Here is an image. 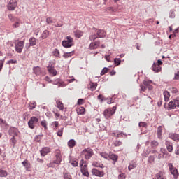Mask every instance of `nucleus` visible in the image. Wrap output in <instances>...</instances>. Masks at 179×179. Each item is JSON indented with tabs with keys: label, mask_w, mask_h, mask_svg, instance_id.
<instances>
[{
	"label": "nucleus",
	"mask_w": 179,
	"mask_h": 179,
	"mask_svg": "<svg viewBox=\"0 0 179 179\" xmlns=\"http://www.w3.org/2000/svg\"><path fill=\"white\" fill-rule=\"evenodd\" d=\"M160 152H161V153H162V155H164H164H168V152H167V151L166 150V149H164V148H162L160 149Z\"/></svg>",
	"instance_id": "nucleus-57"
},
{
	"label": "nucleus",
	"mask_w": 179,
	"mask_h": 179,
	"mask_svg": "<svg viewBox=\"0 0 179 179\" xmlns=\"http://www.w3.org/2000/svg\"><path fill=\"white\" fill-rule=\"evenodd\" d=\"M92 173L93 176H96V177H104V173L96 169H93Z\"/></svg>",
	"instance_id": "nucleus-11"
},
{
	"label": "nucleus",
	"mask_w": 179,
	"mask_h": 179,
	"mask_svg": "<svg viewBox=\"0 0 179 179\" xmlns=\"http://www.w3.org/2000/svg\"><path fill=\"white\" fill-rule=\"evenodd\" d=\"M110 160H113V162H117L118 160V156L115 154H112L109 156Z\"/></svg>",
	"instance_id": "nucleus-32"
},
{
	"label": "nucleus",
	"mask_w": 179,
	"mask_h": 179,
	"mask_svg": "<svg viewBox=\"0 0 179 179\" xmlns=\"http://www.w3.org/2000/svg\"><path fill=\"white\" fill-rule=\"evenodd\" d=\"M169 107L172 110H174L176 107H179V98H177L176 99H173V101H171L169 103Z\"/></svg>",
	"instance_id": "nucleus-5"
},
{
	"label": "nucleus",
	"mask_w": 179,
	"mask_h": 179,
	"mask_svg": "<svg viewBox=\"0 0 179 179\" xmlns=\"http://www.w3.org/2000/svg\"><path fill=\"white\" fill-rule=\"evenodd\" d=\"M113 136H115V138H120V136H122V134H124L123 132L122 131H115L113 132Z\"/></svg>",
	"instance_id": "nucleus-31"
},
{
	"label": "nucleus",
	"mask_w": 179,
	"mask_h": 179,
	"mask_svg": "<svg viewBox=\"0 0 179 179\" xmlns=\"http://www.w3.org/2000/svg\"><path fill=\"white\" fill-rule=\"evenodd\" d=\"M48 36H50V31L48 30H45L43 31L41 37L42 40H45V38H48Z\"/></svg>",
	"instance_id": "nucleus-20"
},
{
	"label": "nucleus",
	"mask_w": 179,
	"mask_h": 179,
	"mask_svg": "<svg viewBox=\"0 0 179 179\" xmlns=\"http://www.w3.org/2000/svg\"><path fill=\"white\" fill-rule=\"evenodd\" d=\"M157 179H164L163 177V173L159 172L156 175Z\"/></svg>",
	"instance_id": "nucleus-45"
},
{
	"label": "nucleus",
	"mask_w": 179,
	"mask_h": 179,
	"mask_svg": "<svg viewBox=\"0 0 179 179\" xmlns=\"http://www.w3.org/2000/svg\"><path fill=\"white\" fill-rule=\"evenodd\" d=\"M6 176H8V172L2 169H0V177H6Z\"/></svg>",
	"instance_id": "nucleus-34"
},
{
	"label": "nucleus",
	"mask_w": 179,
	"mask_h": 179,
	"mask_svg": "<svg viewBox=\"0 0 179 179\" xmlns=\"http://www.w3.org/2000/svg\"><path fill=\"white\" fill-rule=\"evenodd\" d=\"M90 87L92 92H94V90H96V89L97 88V83H90Z\"/></svg>",
	"instance_id": "nucleus-27"
},
{
	"label": "nucleus",
	"mask_w": 179,
	"mask_h": 179,
	"mask_svg": "<svg viewBox=\"0 0 179 179\" xmlns=\"http://www.w3.org/2000/svg\"><path fill=\"white\" fill-rule=\"evenodd\" d=\"M17 6V1L16 0H10L9 3L8 5V10H14L16 9Z\"/></svg>",
	"instance_id": "nucleus-7"
},
{
	"label": "nucleus",
	"mask_w": 179,
	"mask_h": 179,
	"mask_svg": "<svg viewBox=\"0 0 179 179\" xmlns=\"http://www.w3.org/2000/svg\"><path fill=\"white\" fill-rule=\"evenodd\" d=\"M22 165L25 167L27 171H30V163H29V161L24 160L22 162Z\"/></svg>",
	"instance_id": "nucleus-22"
},
{
	"label": "nucleus",
	"mask_w": 179,
	"mask_h": 179,
	"mask_svg": "<svg viewBox=\"0 0 179 179\" xmlns=\"http://www.w3.org/2000/svg\"><path fill=\"white\" fill-rule=\"evenodd\" d=\"M150 83H152V81L150 80L143 81V85H145L146 87H148V86H150Z\"/></svg>",
	"instance_id": "nucleus-58"
},
{
	"label": "nucleus",
	"mask_w": 179,
	"mask_h": 179,
	"mask_svg": "<svg viewBox=\"0 0 179 179\" xmlns=\"http://www.w3.org/2000/svg\"><path fill=\"white\" fill-rule=\"evenodd\" d=\"M139 127H143V128H146L147 124L145 122H140L138 124Z\"/></svg>",
	"instance_id": "nucleus-55"
},
{
	"label": "nucleus",
	"mask_w": 179,
	"mask_h": 179,
	"mask_svg": "<svg viewBox=\"0 0 179 179\" xmlns=\"http://www.w3.org/2000/svg\"><path fill=\"white\" fill-rule=\"evenodd\" d=\"M57 106L62 111H64V103L62 102L57 101Z\"/></svg>",
	"instance_id": "nucleus-36"
},
{
	"label": "nucleus",
	"mask_w": 179,
	"mask_h": 179,
	"mask_svg": "<svg viewBox=\"0 0 179 179\" xmlns=\"http://www.w3.org/2000/svg\"><path fill=\"white\" fill-rule=\"evenodd\" d=\"M83 153L85 155L86 160H89V159L93 156V150L91 149L84 150Z\"/></svg>",
	"instance_id": "nucleus-8"
},
{
	"label": "nucleus",
	"mask_w": 179,
	"mask_h": 179,
	"mask_svg": "<svg viewBox=\"0 0 179 179\" xmlns=\"http://www.w3.org/2000/svg\"><path fill=\"white\" fill-rule=\"evenodd\" d=\"M46 23L47 24H53V23H55V19L51 17H48L46 18Z\"/></svg>",
	"instance_id": "nucleus-23"
},
{
	"label": "nucleus",
	"mask_w": 179,
	"mask_h": 179,
	"mask_svg": "<svg viewBox=\"0 0 179 179\" xmlns=\"http://www.w3.org/2000/svg\"><path fill=\"white\" fill-rule=\"evenodd\" d=\"M92 166H94V167H101V169H103V167H104V165H103V164H100L97 162H94L92 163Z\"/></svg>",
	"instance_id": "nucleus-35"
},
{
	"label": "nucleus",
	"mask_w": 179,
	"mask_h": 179,
	"mask_svg": "<svg viewBox=\"0 0 179 179\" xmlns=\"http://www.w3.org/2000/svg\"><path fill=\"white\" fill-rule=\"evenodd\" d=\"M106 10L108 11V12H117V10H115L114 8H113V7H108L107 8H106Z\"/></svg>",
	"instance_id": "nucleus-51"
},
{
	"label": "nucleus",
	"mask_w": 179,
	"mask_h": 179,
	"mask_svg": "<svg viewBox=\"0 0 179 179\" xmlns=\"http://www.w3.org/2000/svg\"><path fill=\"white\" fill-rule=\"evenodd\" d=\"M113 114L114 112H113V110L110 108L106 109L103 112V115L107 120H108L111 115H113Z\"/></svg>",
	"instance_id": "nucleus-10"
},
{
	"label": "nucleus",
	"mask_w": 179,
	"mask_h": 179,
	"mask_svg": "<svg viewBox=\"0 0 179 179\" xmlns=\"http://www.w3.org/2000/svg\"><path fill=\"white\" fill-rule=\"evenodd\" d=\"M152 69L154 72H160L162 67H160V66H159L157 64L154 63L152 64Z\"/></svg>",
	"instance_id": "nucleus-17"
},
{
	"label": "nucleus",
	"mask_w": 179,
	"mask_h": 179,
	"mask_svg": "<svg viewBox=\"0 0 179 179\" xmlns=\"http://www.w3.org/2000/svg\"><path fill=\"white\" fill-rule=\"evenodd\" d=\"M96 36L98 38H103V37H106V31H104V30L97 29Z\"/></svg>",
	"instance_id": "nucleus-14"
},
{
	"label": "nucleus",
	"mask_w": 179,
	"mask_h": 179,
	"mask_svg": "<svg viewBox=\"0 0 179 179\" xmlns=\"http://www.w3.org/2000/svg\"><path fill=\"white\" fill-rule=\"evenodd\" d=\"M15 24H13V27L14 29H17L19 26H20V20L19 18H17L16 20L14 21Z\"/></svg>",
	"instance_id": "nucleus-26"
},
{
	"label": "nucleus",
	"mask_w": 179,
	"mask_h": 179,
	"mask_svg": "<svg viewBox=\"0 0 179 179\" xmlns=\"http://www.w3.org/2000/svg\"><path fill=\"white\" fill-rule=\"evenodd\" d=\"M72 55H73V51L64 53L63 57L64 58H69V57H71Z\"/></svg>",
	"instance_id": "nucleus-37"
},
{
	"label": "nucleus",
	"mask_w": 179,
	"mask_h": 179,
	"mask_svg": "<svg viewBox=\"0 0 179 179\" xmlns=\"http://www.w3.org/2000/svg\"><path fill=\"white\" fill-rule=\"evenodd\" d=\"M169 136L170 139H172L173 141H175L176 142L179 141V134L171 133V134H169Z\"/></svg>",
	"instance_id": "nucleus-15"
},
{
	"label": "nucleus",
	"mask_w": 179,
	"mask_h": 179,
	"mask_svg": "<svg viewBox=\"0 0 179 179\" xmlns=\"http://www.w3.org/2000/svg\"><path fill=\"white\" fill-rule=\"evenodd\" d=\"M126 176L125 173H122L118 176V179H125Z\"/></svg>",
	"instance_id": "nucleus-56"
},
{
	"label": "nucleus",
	"mask_w": 179,
	"mask_h": 179,
	"mask_svg": "<svg viewBox=\"0 0 179 179\" xmlns=\"http://www.w3.org/2000/svg\"><path fill=\"white\" fill-rule=\"evenodd\" d=\"M75 36L78 38H80V37H82V36H83V32H82L81 31H79V30L76 31H75Z\"/></svg>",
	"instance_id": "nucleus-33"
},
{
	"label": "nucleus",
	"mask_w": 179,
	"mask_h": 179,
	"mask_svg": "<svg viewBox=\"0 0 179 179\" xmlns=\"http://www.w3.org/2000/svg\"><path fill=\"white\" fill-rule=\"evenodd\" d=\"M50 152H51L50 148L46 147L41 150V156H45L48 153H50Z\"/></svg>",
	"instance_id": "nucleus-18"
},
{
	"label": "nucleus",
	"mask_w": 179,
	"mask_h": 179,
	"mask_svg": "<svg viewBox=\"0 0 179 179\" xmlns=\"http://www.w3.org/2000/svg\"><path fill=\"white\" fill-rule=\"evenodd\" d=\"M96 38H99V37L97 36V34H93L90 36V40L91 41H94V40H96Z\"/></svg>",
	"instance_id": "nucleus-43"
},
{
	"label": "nucleus",
	"mask_w": 179,
	"mask_h": 179,
	"mask_svg": "<svg viewBox=\"0 0 179 179\" xmlns=\"http://www.w3.org/2000/svg\"><path fill=\"white\" fill-rule=\"evenodd\" d=\"M62 45L65 48H71L73 45V38L71 36H67L66 39L62 41Z\"/></svg>",
	"instance_id": "nucleus-2"
},
{
	"label": "nucleus",
	"mask_w": 179,
	"mask_h": 179,
	"mask_svg": "<svg viewBox=\"0 0 179 179\" xmlns=\"http://www.w3.org/2000/svg\"><path fill=\"white\" fill-rule=\"evenodd\" d=\"M8 132L11 136H17V135H19V131H17V129L15 127L10 128Z\"/></svg>",
	"instance_id": "nucleus-12"
},
{
	"label": "nucleus",
	"mask_w": 179,
	"mask_h": 179,
	"mask_svg": "<svg viewBox=\"0 0 179 179\" xmlns=\"http://www.w3.org/2000/svg\"><path fill=\"white\" fill-rule=\"evenodd\" d=\"M174 79H176V80H178V79H179V71H178L176 73H175Z\"/></svg>",
	"instance_id": "nucleus-64"
},
{
	"label": "nucleus",
	"mask_w": 179,
	"mask_h": 179,
	"mask_svg": "<svg viewBox=\"0 0 179 179\" xmlns=\"http://www.w3.org/2000/svg\"><path fill=\"white\" fill-rule=\"evenodd\" d=\"M150 145H151V148L152 149H156V148H157V146H159V142L154 140V141H151Z\"/></svg>",
	"instance_id": "nucleus-28"
},
{
	"label": "nucleus",
	"mask_w": 179,
	"mask_h": 179,
	"mask_svg": "<svg viewBox=\"0 0 179 179\" xmlns=\"http://www.w3.org/2000/svg\"><path fill=\"white\" fill-rule=\"evenodd\" d=\"M3 61H5V59H3L0 60V71L3 67Z\"/></svg>",
	"instance_id": "nucleus-62"
},
{
	"label": "nucleus",
	"mask_w": 179,
	"mask_h": 179,
	"mask_svg": "<svg viewBox=\"0 0 179 179\" xmlns=\"http://www.w3.org/2000/svg\"><path fill=\"white\" fill-rule=\"evenodd\" d=\"M100 45V41H96V42H92L90 45V50H94L97 48Z\"/></svg>",
	"instance_id": "nucleus-16"
},
{
	"label": "nucleus",
	"mask_w": 179,
	"mask_h": 179,
	"mask_svg": "<svg viewBox=\"0 0 179 179\" xmlns=\"http://www.w3.org/2000/svg\"><path fill=\"white\" fill-rule=\"evenodd\" d=\"M48 71L52 76H55L57 75V70L54 69V66H52V65H49L48 66Z\"/></svg>",
	"instance_id": "nucleus-13"
},
{
	"label": "nucleus",
	"mask_w": 179,
	"mask_h": 179,
	"mask_svg": "<svg viewBox=\"0 0 179 179\" xmlns=\"http://www.w3.org/2000/svg\"><path fill=\"white\" fill-rule=\"evenodd\" d=\"M15 51L18 52V54H21L22 51H23V48H24V41H20L15 43Z\"/></svg>",
	"instance_id": "nucleus-3"
},
{
	"label": "nucleus",
	"mask_w": 179,
	"mask_h": 179,
	"mask_svg": "<svg viewBox=\"0 0 179 179\" xmlns=\"http://www.w3.org/2000/svg\"><path fill=\"white\" fill-rule=\"evenodd\" d=\"M80 166L81 167V173L85 177H89V171H87V162L83 159L80 162Z\"/></svg>",
	"instance_id": "nucleus-1"
},
{
	"label": "nucleus",
	"mask_w": 179,
	"mask_h": 179,
	"mask_svg": "<svg viewBox=\"0 0 179 179\" xmlns=\"http://www.w3.org/2000/svg\"><path fill=\"white\" fill-rule=\"evenodd\" d=\"M168 167L169 169V171L171 172V174L175 177H178L179 176L178 174V170H177V168L174 167L173 166V164L169 163L168 164Z\"/></svg>",
	"instance_id": "nucleus-4"
},
{
	"label": "nucleus",
	"mask_w": 179,
	"mask_h": 179,
	"mask_svg": "<svg viewBox=\"0 0 179 179\" xmlns=\"http://www.w3.org/2000/svg\"><path fill=\"white\" fill-rule=\"evenodd\" d=\"M10 141L12 142V143H13V145H16V138H15V136H13V137L10 139Z\"/></svg>",
	"instance_id": "nucleus-60"
},
{
	"label": "nucleus",
	"mask_w": 179,
	"mask_h": 179,
	"mask_svg": "<svg viewBox=\"0 0 179 179\" xmlns=\"http://www.w3.org/2000/svg\"><path fill=\"white\" fill-rule=\"evenodd\" d=\"M148 163H154L155 162V156L151 155L148 157Z\"/></svg>",
	"instance_id": "nucleus-41"
},
{
	"label": "nucleus",
	"mask_w": 179,
	"mask_h": 179,
	"mask_svg": "<svg viewBox=\"0 0 179 179\" xmlns=\"http://www.w3.org/2000/svg\"><path fill=\"white\" fill-rule=\"evenodd\" d=\"M37 106V103L36 102L31 103V105L29 106V110H33L34 108H36Z\"/></svg>",
	"instance_id": "nucleus-46"
},
{
	"label": "nucleus",
	"mask_w": 179,
	"mask_h": 179,
	"mask_svg": "<svg viewBox=\"0 0 179 179\" xmlns=\"http://www.w3.org/2000/svg\"><path fill=\"white\" fill-rule=\"evenodd\" d=\"M100 155L101 156V157H103V159H108V157H110V155H108V154L106 152H101Z\"/></svg>",
	"instance_id": "nucleus-42"
},
{
	"label": "nucleus",
	"mask_w": 179,
	"mask_h": 179,
	"mask_svg": "<svg viewBox=\"0 0 179 179\" xmlns=\"http://www.w3.org/2000/svg\"><path fill=\"white\" fill-rule=\"evenodd\" d=\"M77 114L82 115V114H85V108L80 107L77 108Z\"/></svg>",
	"instance_id": "nucleus-30"
},
{
	"label": "nucleus",
	"mask_w": 179,
	"mask_h": 179,
	"mask_svg": "<svg viewBox=\"0 0 179 179\" xmlns=\"http://www.w3.org/2000/svg\"><path fill=\"white\" fill-rule=\"evenodd\" d=\"M64 179H72V176L69 173H65Z\"/></svg>",
	"instance_id": "nucleus-54"
},
{
	"label": "nucleus",
	"mask_w": 179,
	"mask_h": 179,
	"mask_svg": "<svg viewBox=\"0 0 179 179\" xmlns=\"http://www.w3.org/2000/svg\"><path fill=\"white\" fill-rule=\"evenodd\" d=\"M78 164H79L78 163V161H76V160H73L71 162V165H72L73 167H78Z\"/></svg>",
	"instance_id": "nucleus-49"
},
{
	"label": "nucleus",
	"mask_w": 179,
	"mask_h": 179,
	"mask_svg": "<svg viewBox=\"0 0 179 179\" xmlns=\"http://www.w3.org/2000/svg\"><path fill=\"white\" fill-rule=\"evenodd\" d=\"M34 141H36V142H40V141H41V136H36Z\"/></svg>",
	"instance_id": "nucleus-59"
},
{
	"label": "nucleus",
	"mask_w": 179,
	"mask_h": 179,
	"mask_svg": "<svg viewBox=\"0 0 179 179\" xmlns=\"http://www.w3.org/2000/svg\"><path fill=\"white\" fill-rule=\"evenodd\" d=\"M114 64L116 65V66H118V65L121 64V59L115 58L114 59Z\"/></svg>",
	"instance_id": "nucleus-40"
},
{
	"label": "nucleus",
	"mask_w": 179,
	"mask_h": 179,
	"mask_svg": "<svg viewBox=\"0 0 179 179\" xmlns=\"http://www.w3.org/2000/svg\"><path fill=\"white\" fill-rule=\"evenodd\" d=\"M41 125L45 128V129H47V122L45 120L41 122Z\"/></svg>",
	"instance_id": "nucleus-53"
},
{
	"label": "nucleus",
	"mask_w": 179,
	"mask_h": 179,
	"mask_svg": "<svg viewBox=\"0 0 179 179\" xmlns=\"http://www.w3.org/2000/svg\"><path fill=\"white\" fill-rule=\"evenodd\" d=\"M108 72V68L105 67L102 69L101 72V75H106V73H107Z\"/></svg>",
	"instance_id": "nucleus-44"
},
{
	"label": "nucleus",
	"mask_w": 179,
	"mask_h": 179,
	"mask_svg": "<svg viewBox=\"0 0 179 179\" xmlns=\"http://www.w3.org/2000/svg\"><path fill=\"white\" fill-rule=\"evenodd\" d=\"M53 55H55V57H59V50H58V49H55L53 51Z\"/></svg>",
	"instance_id": "nucleus-47"
},
{
	"label": "nucleus",
	"mask_w": 179,
	"mask_h": 179,
	"mask_svg": "<svg viewBox=\"0 0 179 179\" xmlns=\"http://www.w3.org/2000/svg\"><path fill=\"white\" fill-rule=\"evenodd\" d=\"M38 122V118L36 117H31L30 120L28 122V126L31 129H34V124Z\"/></svg>",
	"instance_id": "nucleus-6"
},
{
	"label": "nucleus",
	"mask_w": 179,
	"mask_h": 179,
	"mask_svg": "<svg viewBox=\"0 0 179 179\" xmlns=\"http://www.w3.org/2000/svg\"><path fill=\"white\" fill-rule=\"evenodd\" d=\"M136 167V163L132 162L129 165L128 169L132 170V169H135Z\"/></svg>",
	"instance_id": "nucleus-39"
},
{
	"label": "nucleus",
	"mask_w": 179,
	"mask_h": 179,
	"mask_svg": "<svg viewBox=\"0 0 179 179\" xmlns=\"http://www.w3.org/2000/svg\"><path fill=\"white\" fill-rule=\"evenodd\" d=\"M78 106H82V104H83V99H79L78 100Z\"/></svg>",
	"instance_id": "nucleus-63"
},
{
	"label": "nucleus",
	"mask_w": 179,
	"mask_h": 179,
	"mask_svg": "<svg viewBox=\"0 0 179 179\" xmlns=\"http://www.w3.org/2000/svg\"><path fill=\"white\" fill-rule=\"evenodd\" d=\"M64 26V24L62 22H57L55 25V27H62Z\"/></svg>",
	"instance_id": "nucleus-61"
},
{
	"label": "nucleus",
	"mask_w": 179,
	"mask_h": 179,
	"mask_svg": "<svg viewBox=\"0 0 179 179\" xmlns=\"http://www.w3.org/2000/svg\"><path fill=\"white\" fill-rule=\"evenodd\" d=\"M55 157H56V159L54 161V163H55V164H61V162L62 161L61 151L58 150L56 151Z\"/></svg>",
	"instance_id": "nucleus-9"
},
{
	"label": "nucleus",
	"mask_w": 179,
	"mask_h": 179,
	"mask_svg": "<svg viewBox=\"0 0 179 179\" xmlns=\"http://www.w3.org/2000/svg\"><path fill=\"white\" fill-rule=\"evenodd\" d=\"M121 145H122V142H121L120 141H118V140H117L114 143V146H121Z\"/></svg>",
	"instance_id": "nucleus-50"
},
{
	"label": "nucleus",
	"mask_w": 179,
	"mask_h": 179,
	"mask_svg": "<svg viewBox=\"0 0 179 179\" xmlns=\"http://www.w3.org/2000/svg\"><path fill=\"white\" fill-rule=\"evenodd\" d=\"M33 71L35 75H40L41 73V69L39 66L34 67Z\"/></svg>",
	"instance_id": "nucleus-24"
},
{
	"label": "nucleus",
	"mask_w": 179,
	"mask_h": 179,
	"mask_svg": "<svg viewBox=\"0 0 179 179\" xmlns=\"http://www.w3.org/2000/svg\"><path fill=\"white\" fill-rule=\"evenodd\" d=\"M36 44H37V40L36 39V38H31L29 41V45L33 47V45H36Z\"/></svg>",
	"instance_id": "nucleus-21"
},
{
	"label": "nucleus",
	"mask_w": 179,
	"mask_h": 179,
	"mask_svg": "<svg viewBox=\"0 0 179 179\" xmlns=\"http://www.w3.org/2000/svg\"><path fill=\"white\" fill-rule=\"evenodd\" d=\"M157 136L159 139H162V127H159L157 129Z\"/></svg>",
	"instance_id": "nucleus-38"
},
{
	"label": "nucleus",
	"mask_w": 179,
	"mask_h": 179,
	"mask_svg": "<svg viewBox=\"0 0 179 179\" xmlns=\"http://www.w3.org/2000/svg\"><path fill=\"white\" fill-rule=\"evenodd\" d=\"M165 145L166 146V149L168 152H173V145H171V143H170V141H166L165 142Z\"/></svg>",
	"instance_id": "nucleus-19"
},
{
	"label": "nucleus",
	"mask_w": 179,
	"mask_h": 179,
	"mask_svg": "<svg viewBox=\"0 0 179 179\" xmlns=\"http://www.w3.org/2000/svg\"><path fill=\"white\" fill-rule=\"evenodd\" d=\"M75 145H76V141L74 139H71L68 142V146L69 148H74Z\"/></svg>",
	"instance_id": "nucleus-25"
},
{
	"label": "nucleus",
	"mask_w": 179,
	"mask_h": 179,
	"mask_svg": "<svg viewBox=\"0 0 179 179\" xmlns=\"http://www.w3.org/2000/svg\"><path fill=\"white\" fill-rule=\"evenodd\" d=\"M164 97L165 101H169V99H170V92H169L168 91H165L164 92Z\"/></svg>",
	"instance_id": "nucleus-29"
},
{
	"label": "nucleus",
	"mask_w": 179,
	"mask_h": 179,
	"mask_svg": "<svg viewBox=\"0 0 179 179\" xmlns=\"http://www.w3.org/2000/svg\"><path fill=\"white\" fill-rule=\"evenodd\" d=\"M8 19H10V21L14 22L17 19V17H14L12 14L8 15Z\"/></svg>",
	"instance_id": "nucleus-48"
},
{
	"label": "nucleus",
	"mask_w": 179,
	"mask_h": 179,
	"mask_svg": "<svg viewBox=\"0 0 179 179\" xmlns=\"http://www.w3.org/2000/svg\"><path fill=\"white\" fill-rule=\"evenodd\" d=\"M64 134V128H62L57 131V136H61Z\"/></svg>",
	"instance_id": "nucleus-52"
}]
</instances>
